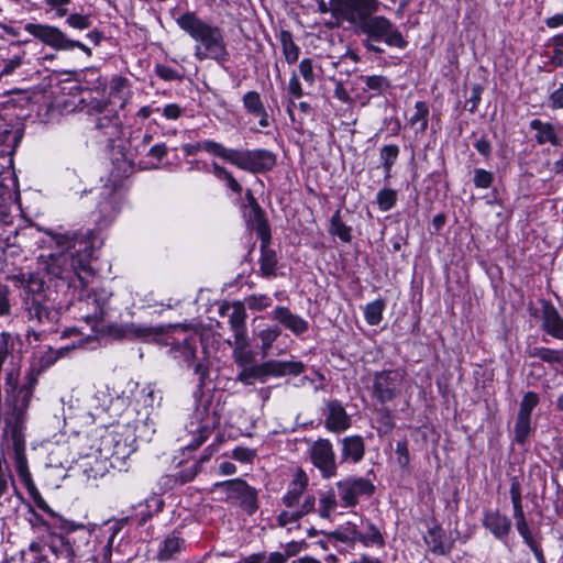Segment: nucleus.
Masks as SVG:
<instances>
[{
    "label": "nucleus",
    "mask_w": 563,
    "mask_h": 563,
    "mask_svg": "<svg viewBox=\"0 0 563 563\" xmlns=\"http://www.w3.org/2000/svg\"><path fill=\"white\" fill-rule=\"evenodd\" d=\"M9 467L4 459L0 457V497L8 490Z\"/></svg>",
    "instance_id": "nucleus-58"
},
{
    "label": "nucleus",
    "mask_w": 563,
    "mask_h": 563,
    "mask_svg": "<svg viewBox=\"0 0 563 563\" xmlns=\"http://www.w3.org/2000/svg\"><path fill=\"white\" fill-rule=\"evenodd\" d=\"M196 417L197 419L201 420V424L198 429L199 435L195 440L194 443L188 444V449L196 450L199 448L211 434L212 430L216 427V423L218 422V419L214 413L211 416L209 415V409L207 406H203L202 408H197L196 410Z\"/></svg>",
    "instance_id": "nucleus-23"
},
{
    "label": "nucleus",
    "mask_w": 563,
    "mask_h": 563,
    "mask_svg": "<svg viewBox=\"0 0 563 563\" xmlns=\"http://www.w3.org/2000/svg\"><path fill=\"white\" fill-rule=\"evenodd\" d=\"M399 155V147L395 144L384 145L380 150V161L385 173L389 175L391 166Z\"/></svg>",
    "instance_id": "nucleus-42"
},
{
    "label": "nucleus",
    "mask_w": 563,
    "mask_h": 563,
    "mask_svg": "<svg viewBox=\"0 0 563 563\" xmlns=\"http://www.w3.org/2000/svg\"><path fill=\"white\" fill-rule=\"evenodd\" d=\"M269 240L262 241L260 268L261 274L264 277H271L275 275L277 266L276 253L273 250L267 249L266 244Z\"/></svg>",
    "instance_id": "nucleus-30"
},
{
    "label": "nucleus",
    "mask_w": 563,
    "mask_h": 563,
    "mask_svg": "<svg viewBox=\"0 0 563 563\" xmlns=\"http://www.w3.org/2000/svg\"><path fill=\"white\" fill-rule=\"evenodd\" d=\"M245 305L251 310L262 311L272 305V299L267 295H251L245 298Z\"/></svg>",
    "instance_id": "nucleus-47"
},
{
    "label": "nucleus",
    "mask_w": 563,
    "mask_h": 563,
    "mask_svg": "<svg viewBox=\"0 0 563 563\" xmlns=\"http://www.w3.org/2000/svg\"><path fill=\"white\" fill-rule=\"evenodd\" d=\"M429 123V107L424 101H417L415 113L409 119V125L415 129L416 135L424 134Z\"/></svg>",
    "instance_id": "nucleus-27"
},
{
    "label": "nucleus",
    "mask_w": 563,
    "mask_h": 563,
    "mask_svg": "<svg viewBox=\"0 0 563 563\" xmlns=\"http://www.w3.org/2000/svg\"><path fill=\"white\" fill-rule=\"evenodd\" d=\"M9 278L21 288V314L30 327L41 332L57 331L62 311L44 278L36 273Z\"/></svg>",
    "instance_id": "nucleus-2"
},
{
    "label": "nucleus",
    "mask_w": 563,
    "mask_h": 563,
    "mask_svg": "<svg viewBox=\"0 0 563 563\" xmlns=\"http://www.w3.org/2000/svg\"><path fill=\"white\" fill-rule=\"evenodd\" d=\"M88 285L81 287L77 284V287L66 288L71 290L73 295L76 296L80 302V310L85 312L84 319L88 323H97L102 320L108 309V302L111 297V292L106 289H97L93 291L87 290Z\"/></svg>",
    "instance_id": "nucleus-9"
},
{
    "label": "nucleus",
    "mask_w": 563,
    "mask_h": 563,
    "mask_svg": "<svg viewBox=\"0 0 563 563\" xmlns=\"http://www.w3.org/2000/svg\"><path fill=\"white\" fill-rule=\"evenodd\" d=\"M220 313L229 316V323L234 333V339L246 338V312L242 303H235L233 307L224 305L220 308Z\"/></svg>",
    "instance_id": "nucleus-20"
},
{
    "label": "nucleus",
    "mask_w": 563,
    "mask_h": 563,
    "mask_svg": "<svg viewBox=\"0 0 563 563\" xmlns=\"http://www.w3.org/2000/svg\"><path fill=\"white\" fill-rule=\"evenodd\" d=\"M184 150L188 155H195L199 151H206L222 159L223 156L225 155V146L211 140H205L194 144H187L184 146Z\"/></svg>",
    "instance_id": "nucleus-29"
},
{
    "label": "nucleus",
    "mask_w": 563,
    "mask_h": 563,
    "mask_svg": "<svg viewBox=\"0 0 563 563\" xmlns=\"http://www.w3.org/2000/svg\"><path fill=\"white\" fill-rule=\"evenodd\" d=\"M10 288L8 285L0 283V316H9L11 313Z\"/></svg>",
    "instance_id": "nucleus-54"
},
{
    "label": "nucleus",
    "mask_w": 563,
    "mask_h": 563,
    "mask_svg": "<svg viewBox=\"0 0 563 563\" xmlns=\"http://www.w3.org/2000/svg\"><path fill=\"white\" fill-rule=\"evenodd\" d=\"M71 0H45V3L52 9L55 10L57 16L67 15V5Z\"/></svg>",
    "instance_id": "nucleus-57"
},
{
    "label": "nucleus",
    "mask_w": 563,
    "mask_h": 563,
    "mask_svg": "<svg viewBox=\"0 0 563 563\" xmlns=\"http://www.w3.org/2000/svg\"><path fill=\"white\" fill-rule=\"evenodd\" d=\"M2 443L11 445L14 454V466L18 475L27 487L34 489L31 473L25 456V441L23 434V418L20 411L14 410L4 420Z\"/></svg>",
    "instance_id": "nucleus-6"
},
{
    "label": "nucleus",
    "mask_w": 563,
    "mask_h": 563,
    "mask_svg": "<svg viewBox=\"0 0 563 563\" xmlns=\"http://www.w3.org/2000/svg\"><path fill=\"white\" fill-rule=\"evenodd\" d=\"M397 194L393 189H383L377 194V203L383 211L390 210L396 203Z\"/></svg>",
    "instance_id": "nucleus-49"
},
{
    "label": "nucleus",
    "mask_w": 563,
    "mask_h": 563,
    "mask_svg": "<svg viewBox=\"0 0 563 563\" xmlns=\"http://www.w3.org/2000/svg\"><path fill=\"white\" fill-rule=\"evenodd\" d=\"M531 432V420L528 417L517 416L515 423V440L525 443Z\"/></svg>",
    "instance_id": "nucleus-43"
},
{
    "label": "nucleus",
    "mask_w": 563,
    "mask_h": 563,
    "mask_svg": "<svg viewBox=\"0 0 563 563\" xmlns=\"http://www.w3.org/2000/svg\"><path fill=\"white\" fill-rule=\"evenodd\" d=\"M405 372L401 369H387L376 372L373 379V396L380 402L391 401L399 393Z\"/></svg>",
    "instance_id": "nucleus-12"
},
{
    "label": "nucleus",
    "mask_w": 563,
    "mask_h": 563,
    "mask_svg": "<svg viewBox=\"0 0 563 563\" xmlns=\"http://www.w3.org/2000/svg\"><path fill=\"white\" fill-rule=\"evenodd\" d=\"M341 461L358 463L365 453V445L362 437L351 435L341 440Z\"/></svg>",
    "instance_id": "nucleus-24"
},
{
    "label": "nucleus",
    "mask_w": 563,
    "mask_h": 563,
    "mask_svg": "<svg viewBox=\"0 0 563 563\" xmlns=\"http://www.w3.org/2000/svg\"><path fill=\"white\" fill-rule=\"evenodd\" d=\"M364 82V90L373 91V96H380L391 88L389 78L383 75L361 76Z\"/></svg>",
    "instance_id": "nucleus-33"
},
{
    "label": "nucleus",
    "mask_w": 563,
    "mask_h": 563,
    "mask_svg": "<svg viewBox=\"0 0 563 563\" xmlns=\"http://www.w3.org/2000/svg\"><path fill=\"white\" fill-rule=\"evenodd\" d=\"M288 92L291 95V97H294L296 99H299L305 95L302 86L299 81V77L296 73H292V75L289 79Z\"/></svg>",
    "instance_id": "nucleus-56"
},
{
    "label": "nucleus",
    "mask_w": 563,
    "mask_h": 563,
    "mask_svg": "<svg viewBox=\"0 0 563 563\" xmlns=\"http://www.w3.org/2000/svg\"><path fill=\"white\" fill-rule=\"evenodd\" d=\"M243 107L252 115L257 114L265 109L261 96L257 91H249L243 96Z\"/></svg>",
    "instance_id": "nucleus-41"
},
{
    "label": "nucleus",
    "mask_w": 563,
    "mask_h": 563,
    "mask_svg": "<svg viewBox=\"0 0 563 563\" xmlns=\"http://www.w3.org/2000/svg\"><path fill=\"white\" fill-rule=\"evenodd\" d=\"M307 486V478L303 475H298L290 484L288 492L283 497V501L287 507H294L298 504L300 496L303 494Z\"/></svg>",
    "instance_id": "nucleus-35"
},
{
    "label": "nucleus",
    "mask_w": 563,
    "mask_h": 563,
    "mask_svg": "<svg viewBox=\"0 0 563 563\" xmlns=\"http://www.w3.org/2000/svg\"><path fill=\"white\" fill-rule=\"evenodd\" d=\"M282 330L278 327H271L262 330L258 333V338L261 339V349L264 356L268 354L273 343L280 335Z\"/></svg>",
    "instance_id": "nucleus-40"
},
{
    "label": "nucleus",
    "mask_w": 563,
    "mask_h": 563,
    "mask_svg": "<svg viewBox=\"0 0 563 563\" xmlns=\"http://www.w3.org/2000/svg\"><path fill=\"white\" fill-rule=\"evenodd\" d=\"M167 154L168 147L165 143L155 144L146 152V156L151 159L153 166H157Z\"/></svg>",
    "instance_id": "nucleus-50"
},
{
    "label": "nucleus",
    "mask_w": 563,
    "mask_h": 563,
    "mask_svg": "<svg viewBox=\"0 0 563 563\" xmlns=\"http://www.w3.org/2000/svg\"><path fill=\"white\" fill-rule=\"evenodd\" d=\"M423 539L433 554L446 555L452 549V543L445 541L443 529L437 525L428 529Z\"/></svg>",
    "instance_id": "nucleus-25"
},
{
    "label": "nucleus",
    "mask_w": 563,
    "mask_h": 563,
    "mask_svg": "<svg viewBox=\"0 0 563 563\" xmlns=\"http://www.w3.org/2000/svg\"><path fill=\"white\" fill-rule=\"evenodd\" d=\"M183 113L181 108L176 103H169L164 107L163 114L168 120H177Z\"/></svg>",
    "instance_id": "nucleus-62"
},
{
    "label": "nucleus",
    "mask_w": 563,
    "mask_h": 563,
    "mask_svg": "<svg viewBox=\"0 0 563 563\" xmlns=\"http://www.w3.org/2000/svg\"><path fill=\"white\" fill-rule=\"evenodd\" d=\"M328 536L347 544L358 541V531L354 527L341 528L330 532Z\"/></svg>",
    "instance_id": "nucleus-45"
},
{
    "label": "nucleus",
    "mask_w": 563,
    "mask_h": 563,
    "mask_svg": "<svg viewBox=\"0 0 563 563\" xmlns=\"http://www.w3.org/2000/svg\"><path fill=\"white\" fill-rule=\"evenodd\" d=\"M66 23L73 29L86 30L91 25V20L89 15L74 13L67 16Z\"/></svg>",
    "instance_id": "nucleus-52"
},
{
    "label": "nucleus",
    "mask_w": 563,
    "mask_h": 563,
    "mask_svg": "<svg viewBox=\"0 0 563 563\" xmlns=\"http://www.w3.org/2000/svg\"><path fill=\"white\" fill-rule=\"evenodd\" d=\"M336 506L333 493H327L320 498L319 514L322 518H329L330 511Z\"/></svg>",
    "instance_id": "nucleus-53"
},
{
    "label": "nucleus",
    "mask_w": 563,
    "mask_h": 563,
    "mask_svg": "<svg viewBox=\"0 0 563 563\" xmlns=\"http://www.w3.org/2000/svg\"><path fill=\"white\" fill-rule=\"evenodd\" d=\"M278 38L282 44L283 54L288 64H294L298 60L300 48L299 46L294 42L292 34L287 30H282Z\"/></svg>",
    "instance_id": "nucleus-32"
},
{
    "label": "nucleus",
    "mask_w": 563,
    "mask_h": 563,
    "mask_svg": "<svg viewBox=\"0 0 563 563\" xmlns=\"http://www.w3.org/2000/svg\"><path fill=\"white\" fill-rule=\"evenodd\" d=\"M384 309L385 302L382 299L367 303L364 310L366 322L371 325H377L382 321Z\"/></svg>",
    "instance_id": "nucleus-37"
},
{
    "label": "nucleus",
    "mask_w": 563,
    "mask_h": 563,
    "mask_svg": "<svg viewBox=\"0 0 563 563\" xmlns=\"http://www.w3.org/2000/svg\"><path fill=\"white\" fill-rule=\"evenodd\" d=\"M483 90L484 88L479 84H474L472 86L471 95L465 101V107L471 113H474L477 110Z\"/></svg>",
    "instance_id": "nucleus-51"
},
{
    "label": "nucleus",
    "mask_w": 563,
    "mask_h": 563,
    "mask_svg": "<svg viewBox=\"0 0 563 563\" xmlns=\"http://www.w3.org/2000/svg\"><path fill=\"white\" fill-rule=\"evenodd\" d=\"M539 404V396L534 391H528L523 395L518 416L522 417H531L532 410L537 407Z\"/></svg>",
    "instance_id": "nucleus-44"
},
{
    "label": "nucleus",
    "mask_w": 563,
    "mask_h": 563,
    "mask_svg": "<svg viewBox=\"0 0 563 563\" xmlns=\"http://www.w3.org/2000/svg\"><path fill=\"white\" fill-rule=\"evenodd\" d=\"M272 316L274 320L291 331L295 335H300L308 331V322L300 316L292 313L287 307H276Z\"/></svg>",
    "instance_id": "nucleus-19"
},
{
    "label": "nucleus",
    "mask_w": 563,
    "mask_h": 563,
    "mask_svg": "<svg viewBox=\"0 0 563 563\" xmlns=\"http://www.w3.org/2000/svg\"><path fill=\"white\" fill-rule=\"evenodd\" d=\"M214 489L224 493L227 500L238 501L247 515H253L258 509L257 490L241 478L218 482Z\"/></svg>",
    "instance_id": "nucleus-11"
},
{
    "label": "nucleus",
    "mask_w": 563,
    "mask_h": 563,
    "mask_svg": "<svg viewBox=\"0 0 563 563\" xmlns=\"http://www.w3.org/2000/svg\"><path fill=\"white\" fill-rule=\"evenodd\" d=\"M45 243L55 245L58 253L48 255L45 272L49 279H57L56 287H81L89 285L93 277L91 260L96 249V235L92 230L56 233L46 231Z\"/></svg>",
    "instance_id": "nucleus-1"
},
{
    "label": "nucleus",
    "mask_w": 563,
    "mask_h": 563,
    "mask_svg": "<svg viewBox=\"0 0 563 563\" xmlns=\"http://www.w3.org/2000/svg\"><path fill=\"white\" fill-rule=\"evenodd\" d=\"M544 330L554 338H563V319L553 307H547L543 316Z\"/></svg>",
    "instance_id": "nucleus-28"
},
{
    "label": "nucleus",
    "mask_w": 563,
    "mask_h": 563,
    "mask_svg": "<svg viewBox=\"0 0 563 563\" xmlns=\"http://www.w3.org/2000/svg\"><path fill=\"white\" fill-rule=\"evenodd\" d=\"M300 518H301L300 514H298L297 510H292V511L285 510L279 514V516L277 517V521H278L279 526L285 527L288 523L296 522Z\"/></svg>",
    "instance_id": "nucleus-60"
},
{
    "label": "nucleus",
    "mask_w": 563,
    "mask_h": 563,
    "mask_svg": "<svg viewBox=\"0 0 563 563\" xmlns=\"http://www.w3.org/2000/svg\"><path fill=\"white\" fill-rule=\"evenodd\" d=\"M143 393L145 394L144 402L151 407L161 406L163 397L161 395L157 396V391L155 390L152 384L147 385Z\"/></svg>",
    "instance_id": "nucleus-55"
},
{
    "label": "nucleus",
    "mask_w": 563,
    "mask_h": 563,
    "mask_svg": "<svg viewBox=\"0 0 563 563\" xmlns=\"http://www.w3.org/2000/svg\"><path fill=\"white\" fill-rule=\"evenodd\" d=\"M249 206L244 211L246 223L252 230H255L262 241L269 240V227L264 217V213L253 197L250 189L246 190Z\"/></svg>",
    "instance_id": "nucleus-16"
},
{
    "label": "nucleus",
    "mask_w": 563,
    "mask_h": 563,
    "mask_svg": "<svg viewBox=\"0 0 563 563\" xmlns=\"http://www.w3.org/2000/svg\"><path fill=\"white\" fill-rule=\"evenodd\" d=\"M357 34L363 36L361 40L363 47L376 55L385 53L384 46L405 49L408 45L399 27L385 15L376 13L363 24Z\"/></svg>",
    "instance_id": "nucleus-5"
},
{
    "label": "nucleus",
    "mask_w": 563,
    "mask_h": 563,
    "mask_svg": "<svg viewBox=\"0 0 563 563\" xmlns=\"http://www.w3.org/2000/svg\"><path fill=\"white\" fill-rule=\"evenodd\" d=\"M338 493L346 507H353L357 504L361 496H371L375 486L364 477H346L336 483Z\"/></svg>",
    "instance_id": "nucleus-13"
},
{
    "label": "nucleus",
    "mask_w": 563,
    "mask_h": 563,
    "mask_svg": "<svg viewBox=\"0 0 563 563\" xmlns=\"http://www.w3.org/2000/svg\"><path fill=\"white\" fill-rule=\"evenodd\" d=\"M268 376H298L303 373L306 365L299 361L268 360L265 362Z\"/></svg>",
    "instance_id": "nucleus-22"
},
{
    "label": "nucleus",
    "mask_w": 563,
    "mask_h": 563,
    "mask_svg": "<svg viewBox=\"0 0 563 563\" xmlns=\"http://www.w3.org/2000/svg\"><path fill=\"white\" fill-rule=\"evenodd\" d=\"M223 161L251 174H266L276 165L277 156L266 148L242 150L225 147Z\"/></svg>",
    "instance_id": "nucleus-7"
},
{
    "label": "nucleus",
    "mask_w": 563,
    "mask_h": 563,
    "mask_svg": "<svg viewBox=\"0 0 563 563\" xmlns=\"http://www.w3.org/2000/svg\"><path fill=\"white\" fill-rule=\"evenodd\" d=\"M25 31L32 36L58 51H69L75 47L81 49L88 56H91L92 52L90 47L82 44L79 41L70 40L64 34L58 27L47 24L27 23L25 24Z\"/></svg>",
    "instance_id": "nucleus-10"
},
{
    "label": "nucleus",
    "mask_w": 563,
    "mask_h": 563,
    "mask_svg": "<svg viewBox=\"0 0 563 563\" xmlns=\"http://www.w3.org/2000/svg\"><path fill=\"white\" fill-rule=\"evenodd\" d=\"M482 523L496 539L504 540L511 531V520L498 510L484 512Z\"/></svg>",
    "instance_id": "nucleus-18"
},
{
    "label": "nucleus",
    "mask_w": 563,
    "mask_h": 563,
    "mask_svg": "<svg viewBox=\"0 0 563 563\" xmlns=\"http://www.w3.org/2000/svg\"><path fill=\"white\" fill-rule=\"evenodd\" d=\"M330 233L339 236L343 242L351 241V228L342 222L340 211H335L331 217Z\"/></svg>",
    "instance_id": "nucleus-38"
},
{
    "label": "nucleus",
    "mask_w": 563,
    "mask_h": 563,
    "mask_svg": "<svg viewBox=\"0 0 563 563\" xmlns=\"http://www.w3.org/2000/svg\"><path fill=\"white\" fill-rule=\"evenodd\" d=\"M529 126L532 131L536 132L534 140L539 145H561V140L559 137L558 131L551 122H543L540 119H533L530 121Z\"/></svg>",
    "instance_id": "nucleus-21"
},
{
    "label": "nucleus",
    "mask_w": 563,
    "mask_h": 563,
    "mask_svg": "<svg viewBox=\"0 0 563 563\" xmlns=\"http://www.w3.org/2000/svg\"><path fill=\"white\" fill-rule=\"evenodd\" d=\"M549 102L553 109H563V84L550 95Z\"/></svg>",
    "instance_id": "nucleus-61"
},
{
    "label": "nucleus",
    "mask_w": 563,
    "mask_h": 563,
    "mask_svg": "<svg viewBox=\"0 0 563 563\" xmlns=\"http://www.w3.org/2000/svg\"><path fill=\"white\" fill-rule=\"evenodd\" d=\"M306 545L307 544L305 541H300V542L291 541L286 544L285 552L283 554L287 555V560H288L289 558L298 554Z\"/></svg>",
    "instance_id": "nucleus-63"
},
{
    "label": "nucleus",
    "mask_w": 563,
    "mask_h": 563,
    "mask_svg": "<svg viewBox=\"0 0 563 563\" xmlns=\"http://www.w3.org/2000/svg\"><path fill=\"white\" fill-rule=\"evenodd\" d=\"M247 347V336L234 339L233 357L240 369L252 364L254 361V355Z\"/></svg>",
    "instance_id": "nucleus-34"
},
{
    "label": "nucleus",
    "mask_w": 563,
    "mask_h": 563,
    "mask_svg": "<svg viewBox=\"0 0 563 563\" xmlns=\"http://www.w3.org/2000/svg\"><path fill=\"white\" fill-rule=\"evenodd\" d=\"M324 416V426L332 432L345 431L351 424V419L339 400H329L325 404Z\"/></svg>",
    "instance_id": "nucleus-17"
},
{
    "label": "nucleus",
    "mask_w": 563,
    "mask_h": 563,
    "mask_svg": "<svg viewBox=\"0 0 563 563\" xmlns=\"http://www.w3.org/2000/svg\"><path fill=\"white\" fill-rule=\"evenodd\" d=\"M267 377L268 373L265 362L244 366L238 374V380L245 385H252L255 380L265 382Z\"/></svg>",
    "instance_id": "nucleus-26"
},
{
    "label": "nucleus",
    "mask_w": 563,
    "mask_h": 563,
    "mask_svg": "<svg viewBox=\"0 0 563 563\" xmlns=\"http://www.w3.org/2000/svg\"><path fill=\"white\" fill-rule=\"evenodd\" d=\"M396 454L398 455V463L406 466L409 463V451L406 441H398L396 444Z\"/></svg>",
    "instance_id": "nucleus-59"
},
{
    "label": "nucleus",
    "mask_w": 563,
    "mask_h": 563,
    "mask_svg": "<svg viewBox=\"0 0 563 563\" xmlns=\"http://www.w3.org/2000/svg\"><path fill=\"white\" fill-rule=\"evenodd\" d=\"M184 540L176 536H168L159 545L157 560L168 561L181 551Z\"/></svg>",
    "instance_id": "nucleus-31"
},
{
    "label": "nucleus",
    "mask_w": 563,
    "mask_h": 563,
    "mask_svg": "<svg viewBox=\"0 0 563 563\" xmlns=\"http://www.w3.org/2000/svg\"><path fill=\"white\" fill-rule=\"evenodd\" d=\"M367 528L368 531L366 533H361L358 531V541L364 547L377 545L378 548H383L385 545V540L379 529L371 522L367 525Z\"/></svg>",
    "instance_id": "nucleus-36"
},
{
    "label": "nucleus",
    "mask_w": 563,
    "mask_h": 563,
    "mask_svg": "<svg viewBox=\"0 0 563 563\" xmlns=\"http://www.w3.org/2000/svg\"><path fill=\"white\" fill-rule=\"evenodd\" d=\"M177 25L195 41L197 60L228 62L230 53L224 32L217 25L201 20L195 12H186L176 19Z\"/></svg>",
    "instance_id": "nucleus-4"
},
{
    "label": "nucleus",
    "mask_w": 563,
    "mask_h": 563,
    "mask_svg": "<svg viewBox=\"0 0 563 563\" xmlns=\"http://www.w3.org/2000/svg\"><path fill=\"white\" fill-rule=\"evenodd\" d=\"M156 74L158 75V77L165 80H176L180 78L176 70L162 65H158L156 67Z\"/></svg>",
    "instance_id": "nucleus-64"
},
{
    "label": "nucleus",
    "mask_w": 563,
    "mask_h": 563,
    "mask_svg": "<svg viewBox=\"0 0 563 563\" xmlns=\"http://www.w3.org/2000/svg\"><path fill=\"white\" fill-rule=\"evenodd\" d=\"M126 86L128 79L121 76L114 77L110 84V97L118 98L121 101V108L125 104V98L122 96V92Z\"/></svg>",
    "instance_id": "nucleus-48"
},
{
    "label": "nucleus",
    "mask_w": 563,
    "mask_h": 563,
    "mask_svg": "<svg viewBox=\"0 0 563 563\" xmlns=\"http://www.w3.org/2000/svg\"><path fill=\"white\" fill-rule=\"evenodd\" d=\"M117 188L118 184L115 179L111 180L110 178H108V183L102 187L100 195L103 197V200L99 203V217L96 220L100 229L109 227L118 213L117 201L112 197Z\"/></svg>",
    "instance_id": "nucleus-15"
},
{
    "label": "nucleus",
    "mask_w": 563,
    "mask_h": 563,
    "mask_svg": "<svg viewBox=\"0 0 563 563\" xmlns=\"http://www.w3.org/2000/svg\"><path fill=\"white\" fill-rule=\"evenodd\" d=\"M309 453L312 464L321 472L323 477L330 478L336 474L335 454L329 440H317L310 446Z\"/></svg>",
    "instance_id": "nucleus-14"
},
{
    "label": "nucleus",
    "mask_w": 563,
    "mask_h": 563,
    "mask_svg": "<svg viewBox=\"0 0 563 563\" xmlns=\"http://www.w3.org/2000/svg\"><path fill=\"white\" fill-rule=\"evenodd\" d=\"M299 74L308 86H313L317 75L314 73V64L311 58H303L298 66Z\"/></svg>",
    "instance_id": "nucleus-46"
},
{
    "label": "nucleus",
    "mask_w": 563,
    "mask_h": 563,
    "mask_svg": "<svg viewBox=\"0 0 563 563\" xmlns=\"http://www.w3.org/2000/svg\"><path fill=\"white\" fill-rule=\"evenodd\" d=\"M115 334L122 339L155 341L167 346L168 355L188 367L195 362L198 345L201 343V336L198 333L187 334L184 329L177 327H173L172 332H164L162 328L128 323L121 325Z\"/></svg>",
    "instance_id": "nucleus-3"
},
{
    "label": "nucleus",
    "mask_w": 563,
    "mask_h": 563,
    "mask_svg": "<svg viewBox=\"0 0 563 563\" xmlns=\"http://www.w3.org/2000/svg\"><path fill=\"white\" fill-rule=\"evenodd\" d=\"M531 355L539 357L549 364L563 365V351L551 350L548 347H534Z\"/></svg>",
    "instance_id": "nucleus-39"
},
{
    "label": "nucleus",
    "mask_w": 563,
    "mask_h": 563,
    "mask_svg": "<svg viewBox=\"0 0 563 563\" xmlns=\"http://www.w3.org/2000/svg\"><path fill=\"white\" fill-rule=\"evenodd\" d=\"M379 7L378 0H334L335 20L350 23L357 33Z\"/></svg>",
    "instance_id": "nucleus-8"
}]
</instances>
